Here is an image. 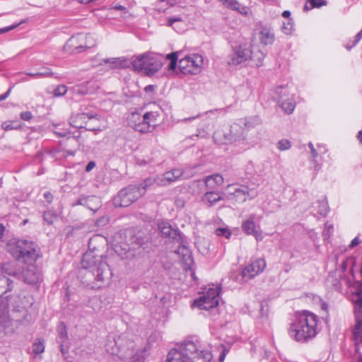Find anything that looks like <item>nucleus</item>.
I'll return each instance as SVG.
<instances>
[{
  "label": "nucleus",
  "mask_w": 362,
  "mask_h": 362,
  "mask_svg": "<svg viewBox=\"0 0 362 362\" xmlns=\"http://www.w3.org/2000/svg\"><path fill=\"white\" fill-rule=\"evenodd\" d=\"M223 194V193L214 191L206 192L202 197V201L206 203L209 207H211L216 204L219 201L224 199Z\"/></svg>",
  "instance_id": "obj_26"
},
{
  "label": "nucleus",
  "mask_w": 362,
  "mask_h": 362,
  "mask_svg": "<svg viewBox=\"0 0 362 362\" xmlns=\"http://www.w3.org/2000/svg\"><path fill=\"white\" fill-rule=\"evenodd\" d=\"M28 264V266L21 272V279L28 284H37L41 280V274L33 263Z\"/></svg>",
  "instance_id": "obj_21"
},
{
  "label": "nucleus",
  "mask_w": 362,
  "mask_h": 362,
  "mask_svg": "<svg viewBox=\"0 0 362 362\" xmlns=\"http://www.w3.org/2000/svg\"><path fill=\"white\" fill-rule=\"evenodd\" d=\"M266 267V262L263 258L252 260L250 264L243 269L240 281L246 282L262 273Z\"/></svg>",
  "instance_id": "obj_11"
},
{
  "label": "nucleus",
  "mask_w": 362,
  "mask_h": 362,
  "mask_svg": "<svg viewBox=\"0 0 362 362\" xmlns=\"http://www.w3.org/2000/svg\"><path fill=\"white\" fill-rule=\"evenodd\" d=\"M124 251H130L136 248L145 249L148 243V238L141 230L136 228H127L124 230Z\"/></svg>",
  "instance_id": "obj_8"
},
{
  "label": "nucleus",
  "mask_w": 362,
  "mask_h": 362,
  "mask_svg": "<svg viewBox=\"0 0 362 362\" xmlns=\"http://www.w3.org/2000/svg\"><path fill=\"white\" fill-rule=\"evenodd\" d=\"M158 114L156 112H147L144 115V122L149 124V132H151L157 125V117Z\"/></svg>",
  "instance_id": "obj_35"
},
{
  "label": "nucleus",
  "mask_w": 362,
  "mask_h": 362,
  "mask_svg": "<svg viewBox=\"0 0 362 362\" xmlns=\"http://www.w3.org/2000/svg\"><path fill=\"white\" fill-rule=\"evenodd\" d=\"M166 59H169L170 62L177 61L178 56L177 52H171L166 56Z\"/></svg>",
  "instance_id": "obj_59"
},
{
  "label": "nucleus",
  "mask_w": 362,
  "mask_h": 362,
  "mask_svg": "<svg viewBox=\"0 0 362 362\" xmlns=\"http://www.w3.org/2000/svg\"><path fill=\"white\" fill-rule=\"evenodd\" d=\"M95 167V161H90L86 166V171L90 172Z\"/></svg>",
  "instance_id": "obj_62"
},
{
  "label": "nucleus",
  "mask_w": 362,
  "mask_h": 362,
  "mask_svg": "<svg viewBox=\"0 0 362 362\" xmlns=\"http://www.w3.org/2000/svg\"><path fill=\"white\" fill-rule=\"evenodd\" d=\"M131 64L134 70L151 76L161 68L163 63L159 56L145 53L133 59Z\"/></svg>",
  "instance_id": "obj_7"
},
{
  "label": "nucleus",
  "mask_w": 362,
  "mask_h": 362,
  "mask_svg": "<svg viewBox=\"0 0 362 362\" xmlns=\"http://www.w3.org/2000/svg\"><path fill=\"white\" fill-rule=\"evenodd\" d=\"M1 128L4 131H11L14 129H20L22 128V125L17 120L5 121L2 122Z\"/></svg>",
  "instance_id": "obj_39"
},
{
  "label": "nucleus",
  "mask_w": 362,
  "mask_h": 362,
  "mask_svg": "<svg viewBox=\"0 0 362 362\" xmlns=\"http://www.w3.org/2000/svg\"><path fill=\"white\" fill-rule=\"evenodd\" d=\"M223 177L220 174H214L211 175L206 176L203 182L208 189H214L218 186H220L223 182Z\"/></svg>",
  "instance_id": "obj_28"
},
{
  "label": "nucleus",
  "mask_w": 362,
  "mask_h": 362,
  "mask_svg": "<svg viewBox=\"0 0 362 362\" xmlns=\"http://www.w3.org/2000/svg\"><path fill=\"white\" fill-rule=\"evenodd\" d=\"M86 196L82 195L81 196L75 203H73L72 206H76L78 205H81L86 206Z\"/></svg>",
  "instance_id": "obj_53"
},
{
  "label": "nucleus",
  "mask_w": 362,
  "mask_h": 362,
  "mask_svg": "<svg viewBox=\"0 0 362 362\" xmlns=\"http://www.w3.org/2000/svg\"><path fill=\"white\" fill-rule=\"evenodd\" d=\"M242 230L247 235H253L257 241H261L263 239L262 232L259 230V227L257 226L255 223V215L251 214L249 218L245 220L242 223Z\"/></svg>",
  "instance_id": "obj_19"
},
{
  "label": "nucleus",
  "mask_w": 362,
  "mask_h": 362,
  "mask_svg": "<svg viewBox=\"0 0 362 362\" xmlns=\"http://www.w3.org/2000/svg\"><path fill=\"white\" fill-rule=\"evenodd\" d=\"M8 251L18 262L32 264L39 257L37 244L25 239H12L8 243Z\"/></svg>",
  "instance_id": "obj_5"
},
{
  "label": "nucleus",
  "mask_w": 362,
  "mask_h": 362,
  "mask_svg": "<svg viewBox=\"0 0 362 362\" xmlns=\"http://www.w3.org/2000/svg\"><path fill=\"white\" fill-rule=\"evenodd\" d=\"M251 57L249 59H251L255 62L257 66H261L266 54L258 49L257 47H250Z\"/></svg>",
  "instance_id": "obj_30"
},
{
  "label": "nucleus",
  "mask_w": 362,
  "mask_h": 362,
  "mask_svg": "<svg viewBox=\"0 0 362 362\" xmlns=\"http://www.w3.org/2000/svg\"><path fill=\"white\" fill-rule=\"evenodd\" d=\"M224 6L228 8L238 11L241 14H247V7L243 6L237 0H226Z\"/></svg>",
  "instance_id": "obj_33"
},
{
  "label": "nucleus",
  "mask_w": 362,
  "mask_h": 362,
  "mask_svg": "<svg viewBox=\"0 0 362 362\" xmlns=\"http://www.w3.org/2000/svg\"><path fill=\"white\" fill-rule=\"evenodd\" d=\"M284 88H285L280 86L276 90V93L278 94L280 98L278 103L286 114H291L295 109L296 103L293 98H288L287 100L283 99L281 92Z\"/></svg>",
  "instance_id": "obj_23"
},
{
  "label": "nucleus",
  "mask_w": 362,
  "mask_h": 362,
  "mask_svg": "<svg viewBox=\"0 0 362 362\" xmlns=\"http://www.w3.org/2000/svg\"><path fill=\"white\" fill-rule=\"evenodd\" d=\"M177 180L171 170L165 172L161 176H157V184L158 185L165 186Z\"/></svg>",
  "instance_id": "obj_34"
},
{
  "label": "nucleus",
  "mask_w": 362,
  "mask_h": 362,
  "mask_svg": "<svg viewBox=\"0 0 362 362\" xmlns=\"http://www.w3.org/2000/svg\"><path fill=\"white\" fill-rule=\"evenodd\" d=\"M179 243L175 252L179 255L182 264L186 271L191 270V266L194 264V259L191 250L185 245L184 236H182V240H177Z\"/></svg>",
  "instance_id": "obj_15"
},
{
  "label": "nucleus",
  "mask_w": 362,
  "mask_h": 362,
  "mask_svg": "<svg viewBox=\"0 0 362 362\" xmlns=\"http://www.w3.org/2000/svg\"><path fill=\"white\" fill-rule=\"evenodd\" d=\"M57 219V214L53 211H47L43 214V220L48 225H52Z\"/></svg>",
  "instance_id": "obj_42"
},
{
  "label": "nucleus",
  "mask_w": 362,
  "mask_h": 362,
  "mask_svg": "<svg viewBox=\"0 0 362 362\" xmlns=\"http://www.w3.org/2000/svg\"><path fill=\"white\" fill-rule=\"evenodd\" d=\"M351 300L354 305V317L356 320L353 329V335L356 340H362V288H358L352 293Z\"/></svg>",
  "instance_id": "obj_9"
},
{
  "label": "nucleus",
  "mask_w": 362,
  "mask_h": 362,
  "mask_svg": "<svg viewBox=\"0 0 362 362\" xmlns=\"http://www.w3.org/2000/svg\"><path fill=\"white\" fill-rule=\"evenodd\" d=\"M293 21L292 18H289L287 20V22H284L282 26V31L286 34L289 35L291 33L293 30Z\"/></svg>",
  "instance_id": "obj_44"
},
{
  "label": "nucleus",
  "mask_w": 362,
  "mask_h": 362,
  "mask_svg": "<svg viewBox=\"0 0 362 362\" xmlns=\"http://www.w3.org/2000/svg\"><path fill=\"white\" fill-rule=\"evenodd\" d=\"M291 147V144L288 139H281L277 143V148L279 151H286Z\"/></svg>",
  "instance_id": "obj_46"
},
{
  "label": "nucleus",
  "mask_w": 362,
  "mask_h": 362,
  "mask_svg": "<svg viewBox=\"0 0 362 362\" xmlns=\"http://www.w3.org/2000/svg\"><path fill=\"white\" fill-rule=\"evenodd\" d=\"M97 115L92 113L80 112L71 116L70 124L75 128H85L89 131H95L97 129L88 125V121L95 118Z\"/></svg>",
  "instance_id": "obj_16"
},
{
  "label": "nucleus",
  "mask_w": 362,
  "mask_h": 362,
  "mask_svg": "<svg viewBox=\"0 0 362 362\" xmlns=\"http://www.w3.org/2000/svg\"><path fill=\"white\" fill-rule=\"evenodd\" d=\"M218 305V300H211V299H206L205 296H200L193 301L192 306L197 307L201 310H209L211 308L216 307Z\"/></svg>",
  "instance_id": "obj_25"
},
{
  "label": "nucleus",
  "mask_w": 362,
  "mask_h": 362,
  "mask_svg": "<svg viewBox=\"0 0 362 362\" xmlns=\"http://www.w3.org/2000/svg\"><path fill=\"white\" fill-rule=\"evenodd\" d=\"M142 119H144V115H141L138 112H132L128 117V124L131 127L139 132H149V124H146V122Z\"/></svg>",
  "instance_id": "obj_20"
},
{
  "label": "nucleus",
  "mask_w": 362,
  "mask_h": 362,
  "mask_svg": "<svg viewBox=\"0 0 362 362\" xmlns=\"http://www.w3.org/2000/svg\"><path fill=\"white\" fill-rule=\"evenodd\" d=\"M102 62L105 64H108L110 69H121L127 66V61L120 57L118 58H107L103 59Z\"/></svg>",
  "instance_id": "obj_31"
},
{
  "label": "nucleus",
  "mask_w": 362,
  "mask_h": 362,
  "mask_svg": "<svg viewBox=\"0 0 362 362\" xmlns=\"http://www.w3.org/2000/svg\"><path fill=\"white\" fill-rule=\"evenodd\" d=\"M84 45V42L78 41V44H75V46H67V43L65 45V48L67 49H71L70 51L74 53H80L83 51H79L78 47Z\"/></svg>",
  "instance_id": "obj_49"
},
{
  "label": "nucleus",
  "mask_w": 362,
  "mask_h": 362,
  "mask_svg": "<svg viewBox=\"0 0 362 362\" xmlns=\"http://www.w3.org/2000/svg\"><path fill=\"white\" fill-rule=\"evenodd\" d=\"M54 133L59 137H65L69 134V132L67 131V129H60L54 130Z\"/></svg>",
  "instance_id": "obj_54"
},
{
  "label": "nucleus",
  "mask_w": 362,
  "mask_h": 362,
  "mask_svg": "<svg viewBox=\"0 0 362 362\" xmlns=\"http://www.w3.org/2000/svg\"><path fill=\"white\" fill-rule=\"evenodd\" d=\"M203 64V58L199 54L186 56L179 61L178 66L184 74H196L200 71Z\"/></svg>",
  "instance_id": "obj_10"
},
{
  "label": "nucleus",
  "mask_w": 362,
  "mask_h": 362,
  "mask_svg": "<svg viewBox=\"0 0 362 362\" xmlns=\"http://www.w3.org/2000/svg\"><path fill=\"white\" fill-rule=\"evenodd\" d=\"M361 243V240H359V238L358 236L355 237L349 244V248L352 249L357 246Z\"/></svg>",
  "instance_id": "obj_60"
},
{
  "label": "nucleus",
  "mask_w": 362,
  "mask_h": 362,
  "mask_svg": "<svg viewBox=\"0 0 362 362\" xmlns=\"http://www.w3.org/2000/svg\"><path fill=\"white\" fill-rule=\"evenodd\" d=\"M311 4V8H320L327 5L326 0H308Z\"/></svg>",
  "instance_id": "obj_48"
},
{
  "label": "nucleus",
  "mask_w": 362,
  "mask_h": 362,
  "mask_svg": "<svg viewBox=\"0 0 362 362\" xmlns=\"http://www.w3.org/2000/svg\"><path fill=\"white\" fill-rule=\"evenodd\" d=\"M12 307L13 312L21 313L23 317L14 316V319H11L8 316H0V327L6 335H12L18 329L20 325H28L31 320V316L25 307L13 305Z\"/></svg>",
  "instance_id": "obj_6"
},
{
  "label": "nucleus",
  "mask_w": 362,
  "mask_h": 362,
  "mask_svg": "<svg viewBox=\"0 0 362 362\" xmlns=\"http://www.w3.org/2000/svg\"><path fill=\"white\" fill-rule=\"evenodd\" d=\"M154 183H157V177L155 178L148 177L145 179L142 182H141L139 185H136V189H138V191L141 194V196L142 197L146 194V190L149 188V187L153 185Z\"/></svg>",
  "instance_id": "obj_36"
},
{
  "label": "nucleus",
  "mask_w": 362,
  "mask_h": 362,
  "mask_svg": "<svg viewBox=\"0 0 362 362\" xmlns=\"http://www.w3.org/2000/svg\"><path fill=\"white\" fill-rule=\"evenodd\" d=\"M94 90L95 86H93V82L91 81L83 82L80 84L74 86L71 88L73 93L78 95L91 94L94 92Z\"/></svg>",
  "instance_id": "obj_24"
},
{
  "label": "nucleus",
  "mask_w": 362,
  "mask_h": 362,
  "mask_svg": "<svg viewBox=\"0 0 362 362\" xmlns=\"http://www.w3.org/2000/svg\"><path fill=\"white\" fill-rule=\"evenodd\" d=\"M106 242L105 238L100 235L89 239L88 250L82 257L79 273L81 282L87 288L100 289L108 284L111 277L112 272L104 260Z\"/></svg>",
  "instance_id": "obj_1"
},
{
  "label": "nucleus",
  "mask_w": 362,
  "mask_h": 362,
  "mask_svg": "<svg viewBox=\"0 0 362 362\" xmlns=\"http://www.w3.org/2000/svg\"><path fill=\"white\" fill-rule=\"evenodd\" d=\"M46 74H47L46 73H40L38 71L37 72H35V73H32V72L26 73L27 76H31V77H33V78H42V76H45Z\"/></svg>",
  "instance_id": "obj_61"
},
{
  "label": "nucleus",
  "mask_w": 362,
  "mask_h": 362,
  "mask_svg": "<svg viewBox=\"0 0 362 362\" xmlns=\"http://www.w3.org/2000/svg\"><path fill=\"white\" fill-rule=\"evenodd\" d=\"M78 41L84 42V45L78 47L79 51H85L96 45V40L92 35L78 34L69 40L67 46H75V44H78Z\"/></svg>",
  "instance_id": "obj_18"
},
{
  "label": "nucleus",
  "mask_w": 362,
  "mask_h": 362,
  "mask_svg": "<svg viewBox=\"0 0 362 362\" xmlns=\"http://www.w3.org/2000/svg\"><path fill=\"white\" fill-rule=\"evenodd\" d=\"M318 213L320 215L322 216H326L329 211V208L328 206L327 201L326 200V198L318 200Z\"/></svg>",
  "instance_id": "obj_40"
},
{
  "label": "nucleus",
  "mask_w": 362,
  "mask_h": 362,
  "mask_svg": "<svg viewBox=\"0 0 362 362\" xmlns=\"http://www.w3.org/2000/svg\"><path fill=\"white\" fill-rule=\"evenodd\" d=\"M258 38L261 45L264 46L272 45L275 41L274 29L267 25L259 23L258 25Z\"/></svg>",
  "instance_id": "obj_17"
},
{
  "label": "nucleus",
  "mask_w": 362,
  "mask_h": 362,
  "mask_svg": "<svg viewBox=\"0 0 362 362\" xmlns=\"http://www.w3.org/2000/svg\"><path fill=\"white\" fill-rule=\"evenodd\" d=\"M197 250L204 255H208L209 252L210 242L209 240L202 238H199L196 242Z\"/></svg>",
  "instance_id": "obj_38"
},
{
  "label": "nucleus",
  "mask_w": 362,
  "mask_h": 362,
  "mask_svg": "<svg viewBox=\"0 0 362 362\" xmlns=\"http://www.w3.org/2000/svg\"><path fill=\"white\" fill-rule=\"evenodd\" d=\"M13 288V281L8 276L0 274V297L10 292Z\"/></svg>",
  "instance_id": "obj_29"
},
{
  "label": "nucleus",
  "mask_w": 362,
  "mask_h": 362,
  "mask_svg": "<svg viewBox=\"0 0 362 362\" xmlns=\"http://www.w3.org/2000/svg\"><path fill=\"white\" fill-rule=\"evenodd\" d=\"M308 147L310 149V152L312 153V156H313V162L315 163V158L317 157L318 156V153H317V150L314 148V145L313 144L312 142H309L308 143Z\"/></svg>",
  "instance_id": "obj_55"
},
{
  "label": "nucleus",
  "mask_w": 362,
  "mask_h": 362,
  "mask_svg": "<svg viewBox=\"0 0 362 362\" xmlns=\"http://www.w3.org/2000/svg\"><path fill=\"white\" fill-rule=\"evenodd\" d=\"M251 57L250 46L247 44L240 45L233 48L228 57V64L232 66L238 65L249 59Z\"/></svg>",
  "instance_id": "obj_13"
},
{
  "label": "nucleus",
  "mask_w": 362,
  "mask_h": 362,
  "mask_svg": "<svg viewBox=\"0 0 362 362\" xmlns=\"http://www.w3.org/2000/svg\"><path fill=\"white\" fill-rule=\"evenodd\" d=\"M182 18H180L179 16L171 17V18H168V22H167L166 25L168 26L173 27V25H174L175 23L182 22Z\"/></svg>",
  "instance_id": "obj_51"
},
{
  "label": "nucleus",
  "mask_w": 362,
  "mask_h": 362,
  "mask_svg": "<svg viewBox=\"0 0 362 362\" xmlns=\"http://www.w3.org/2000/svg\"><path fill=\"white\" fill-rule=\"evenodd\" d=\"M67 88L64 85H59L53 91L55 97L63 96L67 92Z\"/></svg>",
  "instance_id": "obj_47"
},
{
  "label": "nucleus",
  "mask_w": 362,
  "mask_h": 362,
  "mask_svg": "<svg viewBox=\"0 0 362 362\" xmlns=\"http://www.w3.org/2000/svg\"><path fill=\"white\" fill-rule=\"evenodd\" d=\"M172 173L174 175V177L177 180L183 175V170L179 168L173 169Z\"/></svg>",
  "instance_id": "obj_56"
},
{
  "label": "nucleus",
  "mask_w": 362,
  "mask_h": 362,
  "mask_svg": "<svg viewBox=\"0 0 362 362\" xmlns=\"http://www.w3.org/2000/svg\"><path fill=\"white\" fill-rule=\"evenodd\" d=\"M158 228L163 237L171 238L173 240H182L183 236L180 230L173 228L168 223L163 222L158 225Z\"/></svg>",
  "instance_id": "obj_22"
},
{
  "label": "nucleus",
  "mask_w": 362,
  "mask_h": 362,
  "mask_svg": "<svg viewBox=\"0 0 362 362\" xmlns=\"http://www.w3.org/2000/svg\"><path fill=\"white\" fill-rule=\"evenodd\" d=\"M232 189L229 191V195L233 197V199L238 202H245L247 199H252L257 195V192L253 189H250L247 186L236 187L233 185H228L227 189Z\"/></svg>",
  "instance_id": "obj_14"
},
{
  "label": "nucleus",
  "mask_w": 362,
  "mask_h": 362,
  "mask_svg": "<svg viewBox=\"0 0 362 362\" xmlns=\"http://www.w3.org/2000/svg\"><path fill=\"white\" fill-rule=\"evenodd\" d=\"M44 197L49 203H51L53 200V195L49 192H45Z\"/></svg>",
  "instance_id": "obj_63"
},
{
  "label": "nucleus",
  "mask_w": 362,
  "mask_h": 362,
  "mask_svg": "<svg viewBox=\"0 0 362 362\" xmlns=\"http://www.w3.org/2000/svg\"><path fill=\"white\" fill-rule=\"evenodd\" d=\"M219 289L218 288H210L206 293H204L202 296L206 297V299H211V300H218L219 301Z\"/></svg>",
  "instance_id": "obj_41"
},
{
  "label": "nucleus",
  "mask_w": 362,
  "mask_h": 362,
  "mask_svg": "<svg viewBox=\"0 0 362 362\" xmlns=\"http://www.w3.org/2000/svg\"><path fill=\"white\" fill-rule=\"evenodd\" d=\"M101 206L100 199L95 196H86V207L95 213Z\"/></svg>",
  "instance_id": "obj_32"
},
{
  "label": "nucleus",
  "mask_w": 362,
  "mask_h": 362,
  "mask_svg": "<svg viewBox=\"0 0 362 362\" xmlns=\"http://www.w3.org/2000/svg\"><path fill=\"white\" fill-rule=\"evenodd\" d=\"M141 197V194L136 189V185H131L119 192L116 201L119 202L118 204L119 206L127 207Z\"/></svg>",
  "instance_id": "obj_12"
},
{
  "label": "nucleus",
  "mask_w": 362,
  "mask_h": 362,
  "mask_svg": "<svg viewBox=\"0 0 362 362\" xmlns=\"http://www.w3.org/2000/svg\"><path fill=\"white\" fill-rule=\"evenodd\" d=\"M1 270L2 274L5 276H13L17 279H21V272L15 263L7 262L3 264Z\"/></svg>",
  "instance_id": "obj_27"
},
{
  "label": "nucleus",
  "mask_w": 362,
  "mask_h": 362,
  "mask_svg": "<svg viewBox=\"0 0 362 362\" xmlns=\"http://www.w3.org/2000/svg\"><path fill=\"white\" fill-rule=\"evenodd\" d=\"M44 351V340L38 339L33 345V352L37 355L43 353Z\"/></svg>",
  "instance_id": "obj_43"
},
{
  "label": "nucleus",
  "mask_w": 362,
  "mask_h": 362,
  "mask_svg": "<svg viewBox=\"0 0 362 362\" xmlns=\"http://www.w3.org/2000/svg\"><path fill=\"white\" fill-rule=\"evenodd\" d=\"M155 88H156V86H154V85H148V86H146L145 87L144 90L146 93H149V92L154 91Z\"/></svg>",
  "instance_id": "obj_64"
},
{
  "label": "nucleus",
  "mask_w": 362,
  "mask_h": 362,
  "mask_svg": "<svg viewBox=\"0 0 362 362\" xmlns=\"http://www.w3.org/2000/svg\"><path fill=\"white\" fill-rule=\"evenodd\" d=\"M148 355V348L147 346H144L143 348L138 349L133 354L131 358V362H145Z\"/></svg>",
  "instance_id": "obj_37"
},
{
  "label": "nucleus",
  "mask_w": 362,
  "mask_h": 362,
  "mask_svg": "<svg viewBox=\"0 0 362 362\" xmlns=\"http://www.w3.org/2000/svg\"><path fill=\"white\" fill-rule=\"evenodd\" d=\"M215 234L217 236H222L229 239L231 236V231L228 228H218L215 230Z\"/></svg>",
  "instance_id": "obj_45"
},
{
  "label": "nucleus",
  "mask_w": 362,
  "mask_h": 362,
  "mask_svg": "<svg viewBox=\"0 0 362 362\" xmlns=\"http://www.w3.org/2000/svg\"><path fill=\"white\" fill-rule=\"evenodd\" d=\"M318 322L319 317L317 315L303 310L291 325L288 334L298 342L307 343L314 339L319 332Z\"/></svg>",
  "instance_id": "obj_2"
},
{
  "label": "nucleus",
  "mask_w": 362,
  "mask_h": 362,
  "mask_svg": "<svg viewBox=\"0 0 362 362\" xmlns=\"http://www.w3.org/2000/svg\"><path fill=\"white\" fill-rule=\"evenodd\" d=\"M18 25V24H13L12 25H10V26H8V27H5V28H0V35L1 34H3V33H5L6 32H8L10 30H13L14 28H16L17 26Z\"/></svg>",
  "instance_id": "obj_58"
},
{
  "label": "nucleus",
  "mask_w": 362,
  "mask_h": 362,
  "mask_svg": "<svg viewBox=\"0 0 362 362\" xmlns=\"http://www.w3.org/2000/svg\"><path fill=\"white\" fill-rule=\"evenodd\" d=\"M212 358L209 351L199 350L195 342L185 341L168 351L165 362H211Z\"/></svg>",
  "instance_id": "obj_4"
},
{
  "label": "nucleus",
  "mask_w": 362,
  "mask_h": 362,
  "mask_svg": "<svg viewBox=\"0 0 362 362\" xmlns=\"http://www.w3.org/2000/svg\"><path fill=\"white\" fill-rule=\"evenodd\" d=\"M110 10H117L123 12L124 14L127 13V8L119 4H112L110 6Z\"/></svg>",
  "instance_id": "obj_50"
},
{
  "label": "nucleus",
  "mask_w": 362,
  "mask_h": 362,
  "mask_svg": "<svg viewBox=\"0 0 362 362\" xmlns=\"http://www.w3.org/2000/svg\"><path fill=\"white\" fill-rule=\"evenodd\" d=\"M40 73H46L47 74L45 76H42V78L43 77H49L53 75V72L50 70L48 67H42L40 69Z\"/></svg>",
  "instance_id": "obj_57"
},
{
  "label": "nucleus",
  "mask_w": 362,
  "mask_h": 362,
  "mask_svg": "<svg viewBox=\"0 0 362 362\" xmlns=\"http://www.w3.org/2000/svg\"><path fill=\"white\" fill-rule=\"evenodd\" d=\"M259 117L240 119L238 123H233L226 131L217 130L214 132L213 139L218 145L240 143L246 139L247 131L259 124Z\"/></svg>",
  "instance_id": "obj_3"
},
{
  "label": "nucleus",
  "mask_w": 362,
  "mask_h": 362,
  "mask_svg": "<svg viewBox=\"0 0 362 362\" xmlns=\"http://www.w3.org/2000/svg\"><path fill=\"white\" fill-rule=\"evenodd\" d=\"M20 117L24 121H29L33 118V114L30 111H25L20 114Z\"/></svg>",
  "instance_id": "obj_52"
}]
</instances>
